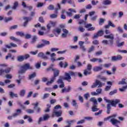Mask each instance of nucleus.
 <instances>
[{
	"label": "nucleus",
	"instance_id": "30",
	"mask_svg": "<svg viewBox=\"0 0 127 127\" xmlns=\"http://www.w3.org/2000/svg\"><path fill=\"white\" fill-rule=\"evenodd\" d=\"M16 34L18 36H20L21 37H22L24 36V35H25L24 34V33H23V32H19V31L16 32Z\"/></svg>",
	"mask_w": 127,
	"mask_h": 127
},
{
	"label": "nucleus",
	"instance_id": "36",
	"mask_svg": "<svg viewBox=\"0 0 127 127\" xmlns=\"http://www.w3.org/2000/svg\"><path fill=\"white\" fill-rule=\"evenodd\" d=\"M95 50V46H92L91 48H89L88 51V53H91V52H93Z\"/></svg>",
	"mask_w": 127,
	"mask_h": 127
},
{
	"label": "nucleus",
	"instance_id": "63",
	"mask_svg": "<svg viewBox=\"0 0 127 127\" xmlns=\"http://www.w3.org/2000/svg\"><path fill=\"white\" fill-rule=\"evenodd\" d=\"M5 77L7 79H11V78H12V75L11 74H7L5 75Z\"/></svg>",
	"mask_w": 127,
	"mask_h": 127
},
{
	"label": "nucleus",
	"instance_id": "64",
	"mask_svg": "<svg viewBox=\"0 0 127 127\" xmlns=\"http://www.w3.org/2000/svg\"><path fill=\"white\" fill-rule=\"evenodd\" d=\"M72 105L73 107H76L77 106V102H76V100H72Z\"/></svg>",
	"mask_w": 127,
	"mask_h": 127
},
{
	"label": "nucleus",
	"instance_id": "56",
	"mask_svg": "<svg viewBox=\"0 0 127 127\" xmlns=\"http://www.w3.org/2000/svg\"><path fill=\"white\" fill-rule=\"evenodd\" d=\"M102 89L101 88H98L96 89V93H97L98 95H100L102 93Z\"/></svg>",
	"mask_w": 127,
	"mask_h": 127
},
{
	"label": "nucleus",
	"instance_id": "17",
	"mask_svg": "<svg viewBox=\"0 0 127 127\" xmlns=\"http://www.w3.org/2000/svg\"><path fill=\"white\" fill-rule=\"evenodd\" d=\"M105 38H106L107 39H110V40H112V41H114V34H110L108 35H105L104 36Z\"/></svg>",
	"mask_w": 127,
	"mask_h": 127
},
{
	"label": "nucleus",
	"instance_id": "16",
	"mask_svg": "<svg viewBox=\"0 0 127 127\" xmlns=\"http://www.w3.org/2000/svg\"><path fill=\"white\" fill-rule=\"evenodd\" d=\"M71 90H72V88L71 86H68L67 88H64L61 91V93H69Z\"/></svg>",
	"mask_w": 127,
	"mask_h": 127
},
{
	"label": "nucleus",
	"instance_id": "57",
	"mask_svg": "<svg viewBox=\"0 0 127 127\" xmlns=\"http://www.w3.org/2000/svg\"><path fill=\"white\" fill-rule=\"evenodd\" d=\"M117 61H121L123 59V57L121 55H118L116 57Z\"/></svg>",
	"mask_w": 127,
	"mask_h": 127
},
{
	"label": "nucleus",
	"instance_id": "4",
	"mask_svg": "<svg viewBox=\"0 0 127 127\" xmlns=\"http://www.w3.org/2000/svg\"><path fill=\"white\" fill-rule=\"evenodd\" d=\"M32 69H33V68L32 66H30L29 63L26 64L21 66V69L19 71V74L23 75V74L26 72L27 70H32Z\"/></svg>",
	"mask_w": 127,
	"mask_h": 127
},
{
	"label": "nucleus",
	"instance_id": "11",
	"mask_svg": "<svg viewBox=\"0 0 127 127\" xmlns=\"http://www.w3.org/2000/svg\"><path fill=\"white\" fill-rule=\"evenodd\" d=\"M102 43L104 45H109V46H112L113 44H114V41L112 40H104L102 41Z\"/></svg>",
	"mask_w": 127,
	"mask_h": 127
},
{
	"label": "nucleus",
	"instance_id": "15",
	"mask_svg": "<svg viewBox=\"0 0 127 127\" xmlns=\"http://www.w3.org/2000/svg\"><path fill=\"white\" fill-rule=\"evenodd\" d=\"M38 57H40L43 59H45V60H47V59H48V57L45 55L43 52L39 53L38 54Z\"/></svg>",
	"mask_w": 127,
	"mask_h": 127
},
{
	"label": "nucleus",
	"instance_id": "27",
	"mask_svg": "<svg viewBox=\"0 0 127 127\" xmlns=\"http://www.w3.org/2000/svg\"><path fill=\"white\" fill-rule=\"evenodd\" d=\"M83 75L84 76H88V75H91V71L88 69H84L83 72Z\"/></svg>",
	"mask_w": 127,
	"mask_h": 127
},
{
	"label": "nucleus",
	"instance_id": "21",
	"mask_svg": "<svg viewBox=\"0 0 127 127\" xmlns=\"http://www.w3.org/2000/svg\"><path fill=\"white\" fill-rule=\"evenodd\" d=\"M103 69V67H102V64L101 65V66H95L93 67V71L94 72H98L99 71H101Z\"/></svg>",
	"mask_w": 127,
	"mask_h": 127
},
{
	"label": "nucleus",
	"instance_id": "40",
	"mask_svg": "<svg viewBox=\"0 0 127 127\" xmlns=\"http://www.w3.org/2000/svg\"><path fill=\"white\" fill-rule=\"evenodd\" d=\"M67 124L69 125V126H70V125H72V124H74V123H76V120H71V121H66Z\"/></svg>",
	"mask_w": 127,
	"mask_h": 127
},
{
	"label": "nucleus",
	"instance_id": "32",
	"mask_svg": "<svg viewBox=\"0 0 127 127\" xmlns=\"http://www.w3.org/2000/svg\"><path fill=\"white\" fill-rule=\"evenodd\" d=\"M36 77V73L33 72L32 74L29 75V79H33V78H35Z\"/></svg>",
	"mask_w": 127,
	"mask_h": 127
},
{
	"label": "nucleus",
	"instance_id": "43",
	"mask_svg": "<svg viewBox=\"0 0 127 127\" xmlns=\"http://www.w3.org/2000/svg\"><path fill=\"white\" fill-rule=\"evenodd\" d=\"M127 89V85L125 86H123L122 88H119V91L120 92H125V90H126Z\"/></svg>",
	"mask_w": 127,
	"mask_h": 127
},
{
	"label": "nucleus",
	"instance_id": "53",
	"mask_svg": "<svg viewBox=\"0 0 127 127\" xmlns=\"http://www.w3.org/2000/svg\"><path fill=\"white\" fill-rule=\"evenodd\" d=\"M24 36H25V38H26V39H30V38H31V35H30L29 34H27L25 35Z\"/></svg>",
	"mask_w": 127,
	"mask_h": 127
},
{
	"label": "nucleus",
	"instance_id": "3",
	"mask_svg": "<svg viewBox=\"0 0 127 127\" xmlns=\"http://www.w3.org/2000/svg\"><path fill=\"white\" fill-rule=\"evenodd\" d=\"M47 71H53L54 72V76L51 78V80L47 82V85H50L52 84L54 80L56 79V77L59 76V70L56 68H53V67H50L47 69Z\"/></svg>",
	"mask_w": 127,
	"mask_h": 127
},
{
	"label": "nucleus",
	"instance_id": "37",
	"mask_svg": "<svg viewBox=\"0 0 127 127\" xmlns=\"http://www.w3.org/2000/svg\"><path fill=\"white\" fill-rule=\"evenodd\" d=\"M127 84V83L126 81V79H123L121 81H120L119 82V85H125V84Z\"/></svg>",
	"mask_w": 127,
	"mask_h": 127
},
{
	"label": "nucleus",
	"instance_id": "18",
	"mask_svg": "<svg viewBox=\"0 0 127 127\" xmlns=\"http://www.w3.org/2000/svg\"><path fill=\"white\" fill-rule=\"evenodd\" d=\"M9 95L10 98H18V95L17 94L14 93L13 92H9Z\"/></svg>",
	"mask_w": 127,
	"mask_h": 127
},
{
	"label": "nucleus",
	"instance_id": "7",
	"mask_svg": "<svg viewBox=\"0 0 127 127\" xmlns=\"http://www.w3.org/2000/svg\"><path fill=\"white\" fill-rule=\"evenodd\" d=\"M104 86V84L102 83L100 80H96L93 84V85L91 86L92 89H94V88H96V87H98V88H102Z\"/></svg>",
	"mask_w": 127,
	"mask_h": 127
},
{
	"label": "nucleus",
	"instance_id": "26",
	"mask_svg": "<svg viewBox=\"0 0 127 127\" xmlns=\"http://www.w3.org/2000/svg\"><path fill=\"white\" fill-rule=\"evenodd\" d=\"M9 39L11 40H13V41H15V42H20V40L19 39H17L13 36H10L9 37Z\"/></svg>",
	"mask_w": 127,
	"mask_h": 127
},
{
	"label": "nucleus",
	"instance_id": "33",
	"mask_svg": "<svg viewBox=\"0 0 127 127\" xmlns=\"http://www.w3.org/2000/svg\"><path fill=\"white\" fill-rule=\"evenodd\" d=\"M98 78L102 80V81H103V82H106L107 81V78L105 76H102L101 75H98Z\"/></svg>",
	"mask_w": 127,
	"mask_h": 127
},
{
	"label": "nucleus",
	"instance_id": "58",
	"mask_svg": "<svg viewBox=\"0 0 127 127\" xmlns=\"http://www.w3.org/2000/svg\"><path fill=\"white\" fill-rule=\"evenodd\" d=\"M57 14H53L50 15L51 18H57Z\"/></svg>",
	"mask_w": 127,
	"mask_h": 127
},
{
	"label": "nucleus",
	"instance_id": "44",
	"mask_svg": "<svg viewBox=\"0 0 127 127\" xmlns=\"http://www.w3.org/2000/svg\"><path fill=\"white\" fill-rule=\"evenodd\" d=\"M103 23H105V19L100 18L99 22V25H102Z\"/></svg>",
	"mask_w": 127,
	"mask_h": 127
},
{
	"label": "nucleus",
	"instance_id": "62",
	"mask_svg": "<svg viewBox=\"0 0 127 127\" xmlns=\"http://www.w3.org/2000/svg\"><path fill=\"white\" fill-rule=\"evenodd\" d=\"M84 119L87 120V121H92V120H93V117H84Z\"/></svg>",
	"mask_w": 127,
	"mask_h": 127
},
{
	"label": "nucleus",
	"instance_id": "14",
	"mask_svg": "<svg viewBox=\"0 0 127 127\" xmlns=\"http://www.w3.org/2000/svg\"><path fill=\"white\" fill-rule=\"evenodd\" d=\"M23 19H24V20H25V22H24L23 26L24 27H26V26H27V23L30 20H31V18H29L28 17H23Z\"/></svg>",
	"mask_w": 127,
	"mask_h": 127
},
{
	"label": "nucleus",
	"instance_id": "12",
	"mask_svg": "<svg viewBox=\"0 0 127 127\" xmlns=\"http://www.w3.org/2000/svg\"><path fill=\"white\" fill-rule=\"evenodd\" d=\"M107 84L108 85L106 86L105 91L108 92V91H110V90H111V88H112V86H113V82L112 81H107Z\"/></svg>",
	"mask_w": 127,
	"mask_h": 127
},
{
	"label": "nucleus",
	"instance_id": "50",
	"mask_svg": "<svg viewBox=\"0 0 127 127\" xmlns=\"http://www.w3.org/2000/svg\"><path fill=\"white\" fill-rule=\"evenodd\" d=\"M43 5H44V3H42V2H38V4L37 5V7H42V6H43Z\"/></svg>",
	"mask_w": 127,
	"mask_h": 127
},
{
	"label": "nucleus",
	"instance_id": "41",
	"mask_svg": "<svg viewBox=\"0 0 127 127\" xmlns=\"http://www.w3.org/2000/svg\"><path fill=\"white\" fill-rule=\"evenodd\" d=\"M118 92V90L117 89H115L112 91H111L109 93V95L110 96H113V95H115V94H117V92Z\"/></svg>",
	"mask_w": 127,
	"mask_h": 127
},
{
	"label": "nucleus",
	"instance_id": "5",
	"mask_svg": "<svg viewBox=\"0 0 127 127\" xmlns=\"http://www.w3.org/2000/svg\"><path fill=\"white\" fill-rule=\"evenodd\" d=\"M71 76H75V72L73 71H69L68 73L65 72L64 80H66L68 82H71Z\"/></svg>",
	"mask_w": 127,
	"mask_h": 127
},
{
	"label": "nucleus",
	"instance_id": "49",
	"mask_svg": "<svg viewBox=\"0 0 127 127\" xmlns=\"http://www.w3.org/2000/svg\"><path fill=\"white\" fill-rule=\"evenodd\" d=\"M32 43H35V42L36 41V40H37V36H34L33 37V38L32 39Z\"/></svg>",
	"mask_w": 127,
	"mask_h": 127
},
{
	"label": "nucleus",
	"instance_id": "28",
	"mask_svg": "<svg viewBox=\"0 0 127 127\" xmlns=\"http://www.w3.org/2000/svg\"><path fill=\"white\" fill-rule=\"evenodd\" d=\"M50 56H51V60L52 62H54V61H56V60L54 58L55 57V56H56V54H55V53H52V54H51Z\"/></svg>",
	"mask_w": 127,
	"mask_h": 127
},
{
	"label": "nucleus",
	"instance_id": "39",
	"mask_svg": "<svg viewBox=\"0 0 127 127\" xmlns=\"http://www.w3.org/2000/svg\"><path fill=\"white\" fill-rule=\"evenodd\" d=\"M97 18H98V16L95 15L94 16H92L90 18V20H91L92 21H96Z\"/></svg>",
	"mask_w": 127,
	"mask_h": 127
},
{
	"label": "nucleus",
	"instance_id": "34",
	"mask_svg": "<svg viewBox=\"0 0 127 127\" xmlns=\"http://www.w3.org/2000/svg\"><path fill=\"white\" fill-rule=\"evenodd\" d=\"M17 60L19 62H22L24 60V57L23 56H20L18 57Z\"/></svg>",
	"mask_w": 127,
	"mask_h": 127
},
{
	"label": "nucleus",
	"instance_id": "48",
	"mask_svg": "<svg viewBox=\"0 0 127 127\" xmlns=\"http://www.w3.org/2000/svg\"><path fill=\"white\" fill-rule=\"evenodd\" d=\"M97 34L99 36H103L104 35V31L103 30H100L97 32Z\"/></svg>",
	"mask_w": 127,
	"mask_h": 127
},
{
	"label": "nucleus",
	"instance_id": "2",
	"mask_svg": "<svg viewBox=\"0 0 127 127\" xmlns=\"http://www.w3.org/2000/svg\"><path fill=\"white\" fill-rule=\"evenodd\" d=\"M117 115L114 114L108 117L107 118H104V121H109L110 123H111L113 126H115V127H119V125L121 124V121L118 120L117 119Z\"/></svg>",
	"mask_w": 127,
	"mask_h": 127
},
{
	"label": "nucleus",
	"instance_id": "23",
	"mask_svg": "<svg viewBox=\"0 0 127 127\" xmlns=\"http://www.w3.org/2000/svg\"><path fill=\"white\" fill-rule=\"evenodd\" d=\"M61 33V29L57 28L53 30V33L56 36H57V35H56V33H57L58 34H60Z\"/></svg>",
	"mask_w": 127,
	"mask_h": 127
},
{
	"label": "nucleus",
	"instance_id": "61",
	"mask_svg": "<svg viewBox=\"0 0 127 127\" xmlns=\"http://www.w3.org/2000/svg\"><path fill=\"white\" fill-rule=\"evenodd\" d=\"M36 47L37 48H42L44 47V44H39V45H37Z\"/></svg>",
	"mask_w": 127,
	"mask_h": 127
},
{
	"label": "nucleus",
	"instance_id": "59",
	"mask_svg": "<svg viewBox=\"0 0 127 127\" xmlns=\"http://www.w3.org/2000/svg\"><path fill=\"white\" fill-rule=\"evenodd\" d=\"M85 123V120H81L77 122V125H81V124H84Z\"/></svg>",
	"mask_w": 127,
	"mask_h": 127
},
{
	"label": "nucleus",
	"instance_id": "1",
	"mask_svg": "<svg viewBox=\"0 0 127 127\" xmlns=\"http://www.w3.org/2000/svg\"><path fill=\"white\" fill-rule=\"evenodd\" d=\"M104 101L106 102V103H108L107 106V113L108 115H110V113L111 112V109H112V107H117V105L118 104H120L121 103V100L120 99H116L115 100H108L106 98V97L104 98Z\"/></svg>",
	"mask_w": 127,
	"mask_h": 127
},
{
	"label": "nucleus",
	"instance_id": "22",
	"mask_svg": "<svg viewBox=\"0 0 127 127\" xmlns=\"http://www.w3.org/2000/svg\"><path fill=\"white\" fill-rule=\"evenodd\" d=\"M90 61L91 62H97V61H98L99 63H102V62H103L102 59L97 58H93L92 59H91Z\"/></svg>",
	"mask_w": 127,
	"mask_h": 127
},
{
	"label": "nucleus",
	"instance_id": "54",
	"mask_svg": "<svg viewBox=\"0 0 127 127\" xmlns=\"http://www.w3.org/2000/svg\"><path fill=\"white\" fill-rule=\"evenodd\" d=\"M80 17H81V15L80 14H75L73 16V18L74 19H79V18H80Z\"/></svg>",
	"mask_w": 127,
	"mask_h": 127
},
{
	"label": "nucleus",
	"instance_id": "24",
	"mask_svg": "<svg viewBox=\"0 0 127 127\" xmlns=\"http://www.w3.org/2000/svg\"><path fill=\"white\" fill-rule=\"evenodd\" d=\"M25 93H26V90L25 89H22L19 92V96L20 97H24L25 96Z\"/></svg>",
	"mask_w": 127,
	"mask_h": 127
},
{
	"label": "nucleus",
	"instance_id": "9",
	"mask_svg": "<svg viewBox=\"0 0 127 127\" xmlns=\"http://www.w3.org/2000/svg\"><path fill=\"white\" fill-rule=\"evenodd\" d=\"M52 116L53 117H61L62 116V110L57 111L56 110H54Z\"/></svg>",
	"mask_w": 127,
	"mask_h": 127
},
{
	"label": "nucleus",
	"instance_id": "31",
	"mask_svg": "<svg viewBox=\"0 0 127 127\" xmlns=\"http://www.w3.org/2000/svg\"><path fill=\"white\" fill-rule=\"evenodd\" d=\"M35 67L36 69H40V67H41V62L40 63H37L35 64Z\"/></svg>",
	"mask_w": 127,
	"mask_h": 127
},
{
	"label": "nucleus",
	"instance_id": "51",
	"mask_svg": "<svg viewBox=\"0 0 127 127\" xmlns=\"http://www.w3.org/2000/svg\"><path fill=\"white\" fill-rule=\"evenodd\" d=\"M50 94L49 93H46L45 94H44V96L42 98L43 100H45V99H47V98H48V97H49Z\"/></svg>",
	"mask_w": 127,
	"mask_h": 127
},
{
	"label": "nucleus",
	"instance_id": "6",
	"mask_svg": "<svg viewBox=\"0 0 127 127\" xmlns=\"http://www.w3.org/2000/svg\"><path fill=\"white\" fill-rule=\"evenodd\" d=\"M22 113L21 109H17L16 110V112L13 113L12 116H8V120H12L13 118H16V117H18L20 114Z\"/></svg>",
	"mask_w": 127,
	"mask_h": 127
},
{
	"label": "nucleus",
	"instance_id": "25",
	"mask_svg": "<svg viewBox=\"0 0 127 127\" xmlns=\"http://www.w3.org/2000/svg\"><path fill=\"white\" fill-rule=\"evenodd\" d=\"M112 3V1L110 0H105L103 1V4L104 5H109Z\"/></svg>",
	"mask_w": 127,
	"mask_h": 127
},
{
	"label": "nucleus",
	"instance_id": "60",
	"mask_svg": "<svg viewBox=\"0 0 127 127\" xmlns=\"http://www.w3.org/2000/svg\"><path fill=\"white\" fill-rule=\"evenodd\" d=\"M39 21L40 22H41V23H44V19H43V17H40L39 18Z\"/></svg>",
	"mask_w": 127,
	"mask_h": 127
},
{
	"label": "nucleus",
	"instance_id": "20",
	"mask_svg": "<svg viewBox=\"0 0 127 127\" xmlns=\"http://www.w3.org/2000/svg\"><path fill=\"white\" fill-rule=\"evenodd\" d=\"M100 109L98 108V104H93L92 107V111L93 112H98Z\"/></svg>",
	"mask_w": 127,
	"mask_h": 127
},
{
	"label": "nucleus",
	"instance_id": "35",
	"mask_svg": "<svg viewBox=\"0 0 127 127\" xmlns=\"http://www.w3.org/2000/svg\"><path fill=\"white\" fill-rule=\"evenodd\" d=\"M42 42L43 43V44H44V46H45V45H49V44H50V42L47 40H42Z\"/></svg>",
	"mask_w": 127,
	"mask_h": 127
},
{
	"label": "nucleus",
	"instance_id": "42",
	"mask_svg": "<svg viewBox=\"0 0 127 127\" xmlns=\"http://www.w3.org/2000/svg\"><path fill=\"white\" fill-rule=\"evenodd\" d=\"M78 29L80 31V32H84L85 31V28H84V27H82V26H80L78 27Z\"/></svg>",
	"mask_w": 127,
	"mask_h": 127
},
{
	"label": "nucleus",
	"instance_id": "46",
	"mask_svg": "<svg viewBox=\"0 0 127 127\" xmlns=\"http://www.w3.org/2000/svg\"><path fill=\"white\" fill-rule=\"evenodd\" d=\"M92 68H93V66L91 64H88L87 66V69L86 70H88L89 71H91L92 70Z\"/></svg>",
	"mask_w": 127,
	"mask_h": 127
},
{
	"label": "nucleus",
	"instance_id": "8",
	"mask_svg": "<svg viewBox=\"0 0 127 127\" xmlns=\"http://www.w3.org/2000/svg\"><path fill=\"white\" fill-rule=\"evenodd\" d=\"M63 80L64 79V76H60L58 80H57V83L59 85H60L59 87L60 88H64L65 87V84H64V82H63Z\"/></svg>",
	"mask_w": 127,
	"mask_h": 127
},
{
	"label": "nucleus",
	"instance_id": "29",
	"mask_svg": "<svg viewBox=\"0 0 127 127\" xmlns=\"http://www.w3.org/2000/svg\"><path fill=\"white\" fill-rule=\"evenodd\" d=\"M90 101L92 102V103H94V105H98V101H97V99H95L94 97L90 98Z\"/></svg>",
	"mask_w": 127,
	"mask_h": 127
},
{
	"label": "nucleus",
	"instance_id": "19",
	"mask_svg": "<svg viewBox=\"0 0 127 127\" xmlns=\"http://www.w3.org/2000/svg\"><path fill=\"white\" fill-rule=\"evenodd\" d=\"M24 78V75L21 73H19V79H17L16 82L18 83V84H20V82L21 81V80Z\"/></svg>",
	"mask_w": 127,
	"mask_h": 127
},
{
	"label": "nucleus",
	"instance_id": "38",
	"mask_svg": "<svg viewBox=\"0 0 127 127\" xmlns=\"http://www.w3.org/2000/svg\"><path fill=\"white\" fill-rule=\"evenodd\" d=\"M43 118L44 121H47L48 119L50 118V116H49V115L48 114H45V115H44Z\"/></svg>",
	"mask_w": 127,
	"mask_h": 127
},
{
	"label": "nucleus",
	"instance_id": "52",
	"mask_svg": "<svg viewBox=\"0 0 127 127\" xmlns=\"http://www.w3.org/2000/svg\"><path fill=\"white\" fill-rule=\"evenodd\" d=\"M48 9L50 10H53L54 9V5L51 4L48 7Z\"/></svg>",
	"mask_w": 127,
	"mask_h": 127
},
{
	"label": "nucleus",
	"instance_id": "10",
	"mask_svg": "<svg viewBox=\"0 0 127 127\" xmlns=\"http://www.w3.org/2000/svg\"><path fill=\"white\" fill-rule=\"evenodd\" d=\"M92 24H87L85 25V28H87L88 31H93L96 29V28L92 27Z\"/></svg>",
	"mask_w": 127,
	"mask_h": 127
},
{
	"label": "nucleus",
	"instance_id": "55",
	"mask_svg": "<svg viewBox=\"0 0 127 127\" xmlns=\"http://www.w3.org/2000/svg\"><path fill=\"white\" fill-rule=\"evenodd\" d=\"M27 113L28 114H33L34 113V110L31 109H28L26 110Z\"/></svg>",
	"mask_w": 127,
	"mask_h": 127
},
{
	"label": "nucleus",
	"instance_id": "13",
	"mask_svg": "<svg viewBox=\"0 0 127 127\" xmlns=\"http://www.w3.org/2000/svg\"><path fill=\"white\" fill-rule=\"evenodd\" d=\"M108 25H106L105 26V28H106V29H109V28H110V26H111L112 27H113L114 28H115V27H116V25H115V24L114 23H113V22H112V21L109 20L108 21Z\"/></svg>",
	"mask_w": 127,
	"mask_h": 127
},
{
	"label": "nucleus",
	"instance_id": "45",
	"mask_svg": "<svg viewBox=\"0 0 127 127\" xmlns=\"http://www.w3.org/2000/svg\"><path fill=\"white\" fill-rule=\"evenodd\" d=\"M10 70H11V68L10 67H8L4 70V73H6V74H7L10 72Z\"/></svg>",
	"mask_w": 127,
	"mask_h": 127
},
{
	"label": "nucleus",
	"instance_id": "47",
	"mask_svg": "<svg viewBox=\"0 0 127 127\" xmlns=\"http://www.w3.org/2000/svg\"><path fill=\"white\" fill-rule=\"evenodd\" d=\"M18 5V3L17 2H15L14 3L13 6L12 7V9H16V8L17 7Z\"/></svg>",
	"mask_w": 127,
	"mask_h": 127
}]
</instances>
